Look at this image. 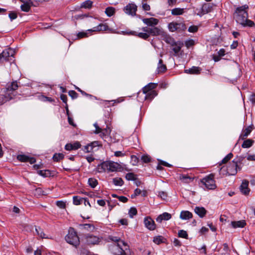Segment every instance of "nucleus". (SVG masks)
<instances>
[{
	"mask_svg": "<svg viewBox=\"0 0 255 255\" xmlns=\"http://www.w3.org/2000/svg\"><path fill=\"white\" fill-rule=\"evenodd\" d=\"M243 157H237L230 162L225 168L224 166L220 169V174L222 175H235L238 170L240 169L238 166V163H240L243 159Z\"/></svg>",
	"mask_w": 255,
	"mask_h": 255,
	"instance_id": "2",
	"label": "nucleus"
},
{
	"mask_svg": "<svg viewBox=\"0 0 255 255\" xmlns=\"http://www.w3.org/2000/svg\"><path fill=\"white\" fill-rule=\"evenodd\" d=\"M65 240L70 245L77 247L80 244L79 238L73 228L69 229L68 233L65 237Z\"/></svg>",
	"mask_w": 255,
	"mask_h": 255,
	"instance_id": "5",
	"label": "nucleus"
},
{
	"mask_svg": "<svg viewBox=\"0 0 255 255\" xmlns=\"http://www.w3.org/2000/svg\"><path fill=\"white\" fill-rule=\"evenodd\" d=\"M167 70L166 66L163 64L162 59H160L158 62L157 66L158 73H162Z\"/></svg>",
	"mask_w": 255,
	"mask_h": 255,
	"instance_id": "34",
	"label": "nucleus"
},
{
	"mask_svg": "<svg viewBox=\"0 0 255 255\" xmlns=\"http://www.w3.org/2000/svg\"><path fill=\"white\" fill-rule=\"evenodd\" d=\"M178 237L180 238H182L184 239H187L188 238V234L186 232V231L181 230L179 231L178 232Z\"/></svg>",
	"mask_w": 255,
	"mask_h": 255,
	"instance_id": "48",
	"label": "nucleus"
},
{
	"mask_svg": "<svg viewBox=\"0 0 255 255\" xmlns=\"http://www.w3.org/2000/svg\"><path fill=\"white\" fill-rule=\"evenodd\" d=\"M142 21L144 24H146L149 26H151V27H152L158 24L159 20L158 19L155 18L150 17L143 18L142 19Z\"/></svg>",
	"mask_w": 255,
	"mask_h": 255,
	"instance_id": "17",
	"label": "nucleus"
},
{
	"mask_svg": "<svg viewBox=\"0 0 255 255\" xmlns=\"http://www.w3.org/2000/svg\"><path fill=\"white\" fill-rule=\"evenodd\" d=\"M195 44V42L194 41V40L193 39H188V40H187L185 42V46L187 47V48H189L193 45H194Z\"/></svg>",
	"mask_w": 255,
	"mask_h": 255,
	"instance_id": "53",
	"label": "nucleus"
},
{
	"mask_svg": "<svg viewBox=\"0 0 255 255\" xmlns=\"http://www.w3.org/2000/svg\"><path fill=\"white\" fill-rule=\"evenodd\" d=\"M183 43L181 41H175V43L172 45V50L175 53V54H177L180 51L181 47L183 46Z\"/></svg>",
	"mask_w": 255,
	"mask_h": 255,
	"instance_id": "27",
	"label": "nucleus"
},
{
	"mask_svg": "<svg viewBox=\"0 0 255 255\" xmlns=\"http://www.w3.org/2000/svg\"><path fill=\"white\" fill-rule=\"evenodd\" d=\"M80 147H81L80 143L79 142L76 141L73 144H72V143L66 144L65 146V149L66 150L70 151L72 150L78 149V148H80Z\"/></svg>",
	"mask_w": 255,
	"mask_h": 255,
	"instance_id": "22",
	"label": "nucleus"
},
{
	"mask_svg": "<svg viewBox=\"0 0 255 255\" xmlns=\"http://www.w3.org/2000/svg\"><path fill=\"white\" fill-rule=\"evenodd\" d=\"M168 29L171 32H181L186 29V26L184 23L171 22L168 24Z\"/></svg>",
	"mask_w": 255,
	"mask_h": 255,
	"instance_id": "8",
	"label": "nucleus"
},
{
	"mask_svg": "<svg viewBox=\"0 0 255 255\" xmlns=\"http://www.w3.org/2000/svg\"><path fill=\"white\" fill-rule=\"evenodd\" d=\"M13 97L11 95H10L5 90H4V94L0 95V105H1L5 102L9 101V100L13 99Z\"/></svg>",
	"mask_w": 255,
	"mask_h": 255,
	"instance_id": "15",
	"label": "nucleus"
},
{
	"mask_svg": "<svg viewBox=\"0 0 255 255\" xmlns=\"http://www.w3.org/2000/svg\"><path fill=\"white\" fill-rule=\"evenodd\" d=\"M164 240L165 239L163 237L161 236H158L153 238V241L155 244L159 245L162 243H163Z\"/></svg>",
	"mask_w": 255,
	"mask_h": 255,
	"instance_id": "43",
	"label": "nucleus"
},
{
	"mask_svg": "<svg viewBox=\"0 0 255 255\" xmlns=\"http://www.w3.org/2000/svg\"><path fill=\"white\" fill-rule=\"evenodd\" d=\"M37 173L40 175L43 176V177H47L49 174H50V172L48 170H38L37 171Z\"/></svg>",
	"mask_w": 255,
	"mask_h": 255,
	"instance_id": "51",
	"label": "nucleus"
},
{
	"mask_svg": "<svg viewBox=\"0 0 255 255\" xmlns=\"http://www.w3.org/2000/svg\"><path fill=\"white\" fill-rule=\"evenodd\" d=\"M158 196L163 200H165L167 197L166 193L163 191L159 192Z\"/></svg>",
	"mask_w": 255,
	"mask_h": 255,
	"instance_id": "63",
	"label": "nucleus"
},
{
	"mask_svg": "<svg viewBox=\"0 0 255 255\" xmlns=\"http://www.w3.org/2000/svg\"><path fill=\"white\" fill-rule=\"evenodd\" d=\"M141 255H153V253L150 250L145 249L141 252Z\"/></svg>",
	"mask_w": 255,
	"mask_h": 255,
	"instance_id": "59",
	"label": "nucleus"
},
{
	"mask_svg": "<svg viewBox=\"0 0 255 255\" xmlns=\"http://www.w3.org/2000/svg\"><path fill=\"white\" fill-rule=\"evenodd\" d=\"M248 8L247 5L238 7L234 13V19L238 24L243 27H252L254 25V22L248 19V13L246 10Z\"/></svg>",
	"mask_w": 255,
	"mask_h": 255,
	"instance_id": "1",
	"label": "nucleus"
},
{
	"mask_svg": "<svg viewBox=\"0 0 255 255\" xmlns=\"http://www.w3.org/2000/svg\"><path fill=\"white\" fill-rule=\"evenodd\" d=\"M126 178L128 180H135L136 179L135 176L133 173H128L126 175Z\"/></svg>",
	"mask_w": 255,
	"mask_h": 255,
	"instance_id": "49",
	"label": "nucleus"
},
{
	"mask_svg": "<svg viewBox=\"0 0 255 255\" xmlns=\"http://www.w3.org/2000/svg\"><path fill=\"white\" fill-rule=\"evenodd\" d=\"M201 182L209 190H213L216 188V185L214 180V175L213 174H210L209 176L204 178L202 180Z\"/></svg>",
	"mask_w": 255,
	"mask_h": 255,
	"instance_id": "7",
	"label": "nucleus"
},
{
	"mask_svg": "<svg viewBox=\"0 0 255 255\" xmlns=\"http://www.w3.org/2000/svg\"><path fill=\"white\" fill-rule=\"evenodd\" d=\"M35 231L37 235L42 239H49V237L47 236L44 233L43 230L40 227H35Z\"/></svg>",
	"mask_w": 255,
	"mask_h": 255,
	"instance_id": "35",
	"label": "nucleus"
},
{
	"mask_svg": "<svg viewBox=\"0 0 255 255\" xmlns=\"http://www.w3.org/2000/svg\"><path fill=\"white\" fill-rule=\"evenodd\" d=\"M113 182L116 186H122L124 182L123 180L120 177L114 178L113 179Z\"/></svg>",
	"mask_w": 255,
	"mask_h": 255,
	"instance_id": "41",
	"label": "nucleus"
},
{
	"mask_svg": "<svg viewBox=\"0 0 255 255\" xmlns=\"http://www.w3.org/2000/svg\"><path fill=\"white\" fill-rule=\"evenodd\" d=\"M141 160L144 163H148L151 161V158L147 155H143L141 157Z\"/></svg>",
	"mask_w": 255,
	"mask_h": 255,
	"instance_id": "54",
	"label": "nucleus"
},
{
	"mask_svg": "<svg viewBox=\"0 0 255 255\" xmlns=\"http://www.w3.org/2000/svg\"><path fill=\"white\" fill-rule=\"evenodd\" d=\"M131 34L138 36V37L146 40L149 37V34L146 32L137 33L135 31L130 32Z\"/></svg>",
	"mask_w": 255,
	"mask_h": 255,
	"instance_id": "32",
	"label": "nucleus"
},
{
	"mask_svg": "<svg viewBox=\"0 0 255 255\" xmlns=\"http://www.w3.org/2000/svg\"><path fill=\"white\" fill-rule=\"evenodd\" d=\"M73 204L75 205H80L83 200V198H80L78 196H74L73 198Z\"/></svg>",
	"mask_w": 255,
	"mask_h": 255,
	"instance_id": "44",
	"label": "nucleus"
},
{
	"mask_svg": "<svg viewBox=\"0 0 255 255\" xmlns=\"http://www.w3.org/2000/svg\"><path fill=\"white\" fill-rule=\"evenodd\" d=\"M198 29V26L196 25H191L188 28V31L189 32L194 33L197 31Z\"/></svg>",
	"mask_w": 255,
	"mask_h": 255,
	"instance_id": "58",
	"label": "nucleus"
},
{
	"mask_svg": "<svg viewBox=\"0 0 255 255\" xmlns=\"http://www.w3.org/2000/svg\"><path fill=\"white\" fill-rule=\"evenodd\" d=\"M179 179L184 183H190L194 179V177L188 174H182L179 175Z\"/></svg>",
	"mask_w": 255,
	"mask_h": 255,
	"instance_id": "18",
	"label": "nucleus"
},
{
	"mask_svg": "<svg viewBox=\"0 0 255 255\" xmlns=\"http://www.w3.org/2000/svg\"><path fill=\"white\" fill-rule=\"evenodd\" d=\"M145 94H146L145 97V99H149L150 100L154 98L157 95V93L155 91H150Z\"/></svg>",
	"mask_w": 255,
	"mask_h": 255,
	"instance_id": "38",
	"label": "nucleus"
},
{
	"mask_svg": "<svg viewBox=\"0 0 255 255\" xmlns=\"http://www.w3.org/2000/svg\"><path fill=\"white\" fill-rule=\"evenodd\" d=\"M157 86V84L154 83H150L146 86L144 87L142 89L143 93H146L147 92L153 91V90L155 89Z\"/></svg>",
	"mask_w": 255,
	"mask_h": 255,
	"instance_id": "28",
	"label": "nucleus"
},
{
	"mask_svg": "<svg viewBox=\"0 0 255 255\" xmlns=\"http://www.w3.org/2000/svg\"><path fill=\"white\" fill-rule=\"evenodd\" d=\"M195 212L201 218H203L206 215L207 211L204 207H196L194 209Z\"/></svg>",
	"mask_w": 255,
	"mask_h": 255,
	"instance_id": "29",
	"label": "nucleus"
},
{
	"mask_svg": "<svg viewBox=\"0 0 255 255\" xmlns=\"http://www.w3.org/2000/svg\"><path fill=\"white\" fill-rule=\"evenodd\" d=\"M30 5L27 3H24L23 4H21L20 6V8L21 10L25 11V12H28L29 11L30 9Z\"/></svg>",
	"mask_w": 255,
	"mask_h": 255,
	"instance_id": "46",
	"label": "nucleus"
},
{
	"mask_svg": "<svg viewBox=\"0 0 255 255\" xmlns=\"http://www.w3.org/2000/svg\"><path fill=\"white\" fill-rule=\"evenodd\" d=\"M61 100L66 104V108L67 111H68V105H67V97L66 95L64 94H61L60 96Z\"/></svg>",
	"mask_w": 255,
	"mask_h": 255,
	"instance_id": "55",
	"label": "nucleus"
},
{
	"mask_svg": "<svg viewBox=\"0 0 255 255\" xmlns=\"http://www.w3.org/2000/svg\"><path fill=\"white\" fill-rule=\"evenodd\" d=\"M118 199L120 201L123 203H126L128 200V199L126 197L123 196H119V197H118Z\"/></svg>",
	"mask_w": 255,
	"mask_h": 255,
	"instance_id": "64",
	"label": "nucleus"
},
{
	"mask_svg": "<svg viewBox=\"0 0 255 255\" xmlns=\"http://www.w3.org/2000/svg\"><path fill=\"white\" fill-rule=\"evenodd\" d=\"M164 36L161 37V38L167 43L170 44L171 46L173 45L175 43V40L169 35H168L166 32H164Z\"/></svg>",
	"mask_w": 255,
	"mask_h": 255,
	"instance_id": "26",
	"label": "nucleus"
},
{
	"mask_svg": "<svg viewBox=\"0 0 255 255\" xmlns=\"http://www.w3.org/2000/svg\"><path fill=\"white\" fill-rule=\"evenodd\" d=\"M192 217V214L188 211H183L181 212L180 218L182 220H188Z\"/></svg>",
	"mask_w": 255,
	"mask_h": 255,
	"instance_id": "31",
	"label": "nucleus"
},
{
	"mask_svg": "<svg viewBox=\"0 0 255 255\" xmlns=\"http://www.w3.org/2000/svg\"><path fill=\"white\" fill-rule=\"evenodd\" d=\"M121 168V165L117 162L111 161H107L102 162L97 166L98 172H115Z\"/></svg>",
	"mask_w": 255,
	"mask_h": 255,
	"instance_id": "3",
	"label": "nucleus"
},
{
	"mask_svg": "<svg viewBox=\"0 0 255 255\" xmlns=\"http://www.w3.org/2000/svg\"><path fill=\"white\" fill-rule=\"evenodd\" d=\"M164 31L163 29L158 27H152L150 28L149 36H159L161 38L162 36L164 35Z\"/></svg>",
	"mask_w": 255,
	"mask_h": 255,
	"instance_id": "13",
	"label": "nucleus"
},
{
	"mask_svg": "<svg viewBox=\"0 0 255 255\" xmlns=\"http://www.w3.org/2000/svg\"><path fill=\"white\" fill-rule=\"evenodd\" d=\"M115 13V9L113 7H108L105 10V13L109 17L112 16Z\"/></svg>",
	"mask_w": 255,
	"mask_h": 255,
	"instance_id": "40",
	"label": "nucleus"
},
{
	"mask_svg": "<svg viewBox=\"0 0 255 255\" xmlns=\"http://www.w3.org/2000/svg\"><path fill=\"white\" fill-rule=\"evenodd\" d=\"M124 11L128 15L135 16L137 11V6L134 3H128L124 7Z\"/></svg>",
	"mask_w": 255,
	"mask_h": 255,
	"instance_id": "10",
	"label": "nucleus"
},
{
	"mask_svg": "<svg viewBox=\"0 0 255 255\" xmlns=\"http://www.w3.org/2000/svg\"><path fill=\"white\" fill-rule=\"evenodd\" d=\"M171 218V215L168 213L164 212L159 215L156 219L157 222L161 223L162 221H167Z\"/></svg>",
	"mask_w": 255,
	"mask_h": 255,
	"instance_id": "20",
	"label": "nucleus"
},
{
	"mask_svg": "<svg viewBox=\"0 0 255 255\" xmlns=\"http://www.w3.org/2000/svg\"><path fill=\"white\" fill-rule=\"evenodd\" d=\"M184 12V8H175L171 10V14L173 15H181Z\"/></svg>",
	"mask_w": 255,
	"mask_h": 255,
	"instance_id": "39",
	"label": "nucleus"
},
{
	"mask_svg": "<svg viewBox=\"0 0 255 255\" xmlns=\"http://www.w3.org/2000/svg\"><path fill=\"white\" fill-rule=\"evenodd\" d=\"M249 182L247 180L243 181L240 186V190L244 195H248L250 192V189L248 188Z\"/></svg>",
	"mask_w": 255,
	"mask_h": 255,
	"instance_id": "21",
	"label": "nucleus"
},
{
	"mask_svg": "<svg viewBox=\"0 0 255 255\" xmlns=\"http://www.w3.org/2000/svg\"><path fill=\"white\" fill-rule=\"evenodd\" d=\"M17 159L21 162H28L30 164H33L36 161L34 157H30L24 154L18 155Z\"/></svg>",
	"mask_w": 255,
	"mask_h": 255,
	"instance_id": "16",
	"label": "nucleus"
},
{
	"mask_svg": "<svg viewBox=\"0 0 255 255\" xmlns=\"http://www.w3.org/2000/svg\"><path fill=\"white\" fill-rule=\"evenodd\" d=\"M137 210L135 208L131 207L130 208L128 211V214L130 218H132L133 216L136 215Z\"/></svg>",
	"mask_w": 255,
	"mask_h": 255,
	"instance_id": "50",
	"label": "nucleus"
},
{
	"mask_svg": "<svg viewBox=\"0 0 255 255\" xmlns=\"http://www.w3.org/2000/svg\"><path fill=\"white\" fill-rule=\"evenodd\" d=\"M109 28L108 25L106 23H100L97 26L93 27L92 29H89V31H106L108 30Z\"/></svg>",
	"mask_w": 255,
	"mask_h": 255,
	"instance_id": "19",
	"label": "nucleus"
},
{
	"mask_svg": "<svg viewBox=\"0 0 255 255\" xmlns=\"http://www.w3.org/2000/svg\"><path fill=\"white\" fill-rule=\"evenodd\" d=\"M109 249L114 255H121L129 249V247L124 241H120L119 243L111 245Z\"/></svg>",
	"mask_w": 255,
	"mask_h": 255,
	"instance_id": "4",
	"label": "nucleus"
},
{
	"mask_svg": "<svg viewBox=\"0 0 255 255\" xmlns=\"http://www.w3.org/2000/svg\"><path fill=\"white\" fill-rule=\"evenodd\" d=\"M254 141L252 139H248L247 140H244L243 142L242 147L243 148H249L252 146Z\"/></svg>",
	"mask_w": 255,
	"mask_h": 255,
	"instance_id": "37",
	"label": "nucleus"
},
{
	"mask_svg": "<svg viewBox=\"0 0 255 255\" xmlns=\"http://www.w3.org/2000/svg\"><path fill=\"white\" fill-rule=\"evenodd\" d=\"M18 86L16 81L11 82L9 85H7L5 90L7 91L10 95H11L14 98L15 96V91L17 90Z\"/></svg>",
	"mask_w": 255,
	"mask_h": 255,
	"instance_id": "12",
	"label": "nucleus"
},
{
	"mask_svg": "<svg viewBox=\"0 0 255 255\" xmlns=\"http://www.w3.org/2000/svg\"><path fill=\"white\" fill-rule=\"evenodd\" d=\"M85 239L87 244L93 245L98 244L102 241L99 237L89 234L85 235Z\"/></svg>",
	"mask_w": 255,
	"mask_h": 255,
	"instance_id": "9",
	"label": "nucleus"
},
{
	"mask_svg": "<svg viewBox=\"0 0 255 255\" xmlns=\"http://www.w3.org/2000/svg\"><path fill=\"white\" fill-rule=\"evenodd\" d=\"M94 126L95 127V128H96L95 131V132L96 133H102L101 134H103V135H105L107 134L110 133V130L109 128L108 129L105 128L104 129H102L101 128H100L98 126V124L97 123H96L94 124Z\"/></svg>",
	"mask_w": 255,
	"mask_h": 255,
	"instance_id": "24",
	"label": "nucleus"
},
{
	"mask_svg": "<svg viewBox=\"0 0 255 255\" xmlns=\"http://www.w3.org/2000/svg\"><path fill=\"white\" fill-rule=\"evenodd\" d=\"M79 226L82 229L90 232H93L95 229V226L93 224H80Z\"/></svg>",
	"mask_w": 255,
	"mask_h": 255,
	"instance_id": "33",
	"label": "nucleus"
},
{
	"mask_svg": "<svg viewBox=\"0 0 255 255\" xmlns=\"http://www.w3.org/2000/svg\"><path fill=\"white\" fill-rule=\"evenodd\" d=\"M145 226L149 230H154L156 228L154 221L150 217H145L144 219Z\"/></svg>",
	"mask_w": 255,
	"mask_h": 255,
	"instance_id": "14",
	"label": "nucleus"
},
{
	"mask_svg": "<svg viewBox=\"0 0 255 255\" xmlns=\"http://www.w3.org/2000/svg\"><path fill=\"white\" fill-rule=\"evenodd\" d=\"M87 32H80L77 34V37L79 38H81L83 37L87 36Z\"/></svg>",
	"mask_w": 255,
	"mask_h": 255,
	"instance_id": "62",
	"label": "nucleus"
},
{
	"mask_svg": "<svg viewBox=\"0 0 255 255\" xmlns=\"http://www.w3.org/2000/svg\"><path fill=\"white\" fill-rule=\"evenodd\" d=\"M201 68L199 67L193 66L188 69L184 70L185 73L190 74H199L200 73Z\"/></svg>",
	"mask_w": 255,
	"mask_h": 255,
	"instance_id": "25",
	"label": "nucleus"
},
{
	"mask_svg": "<svg viewBox=\"0 0 255 255\" xmlns=\"http://www.w3.org/2000/svg\"><path fill=\"white\" fill-rule=\"evenodd\" d=\"M231 225L234 228H243L246 225V222L244 220H241L238 221H233L231 222Z\"/></svg>",
	"mask_w": 255,
	"mask_h": 255,
	"instance_id": "30",
	"label": "nucleus"
},
{
	"mask_svg": "<svg viewBox=\"0 0 255 255\" xmlns=\"http://www.w3.org/2000/svg\"><path fill=\"white\" fill-rule=\"evenodd\" d=\"M88 184L92 188H95L98 184V181L94 178H90L88 179Z\"/></svg>",
	"mask_w": 255,
	"mask_h": 255,
	"instance_id": "42",
	"label": "nucleus"
},
{
	"mask_svg": "<svg viewBox=\"0 0 255 255\" xmlns=\"http://www.w3.org/2000/svg\"><path fill=\"white\" fill-rule=\"evenodd\" d=\"M8 16L10 20L12 21L13 19H15L17 18V15L16 12L14 11H10L8 14Z\"/></svg>",
	"mask_w": 255,
	"mask_h": 255,
	"instance_id": "60",
	"label": "nucleus"
},
{
	"mask_svg": "<svg viewBox=\"0 0 255 255\" xmlns=\"http://www.w3.org/2000/svg\"><path fill=\"white\" fill-rule=\"evenodd\" d=\"M69 95L73 99H76L78 97V94L73 90H70L68 92Z\"/></svg>",
	"mask_w": 255,
	"mask_h": 255,
	"instance_id": "57",
	"label": "nucleus"
},
{
	"mask_svg": "<svg viewBox=\"0 0 255 255\" xmlns=\"http://www.w3.org/2000/svg\"><path fill=\"white\" fill-rule=\"evenodd\" d=\"M233 156V154L232 153H230L227 154L222 160L221 163H219V165H221L222 164H224L230 160Z\"/></svg>",
	"mask_w": 255,
	"mask_h": 255,
	"instance_id": "47",
	"label": "nucleus"
},
{
	"mask_svg": "<svg viewBox=\"0 0 255 255\" xmlns=\"http://www.w3.org/2000/svg\"><path fill=\"white\" fill-rule=\"evenodd\" d=\"M15 51L13 49L8 48L4 50L0 54V63L5 61H10L12 60Z\"/></svg>",
	"mask_w": 255,
	"mask_h": 255,
	"instance_id": "6",
	"label": "nucleus"
},
{
	"mask_svg": "<svg viewBox=\"0 0 255 255\" xmlns=\"http://www.w3.org/2000/svg\"><path fill=\"white\" fill-rule=\"evenodd\" d=\"M92 5L93 1L90 0H87L81 3L80 7L86 9H90L92 7Z\"/></svg>",
	"mask_w": 255,
	"mask_h": 255,
	"instance_id": "36",
	"label": "nucleus"
},
{
	"mask_svg": "<svg viewBox=\"0 0 255 255\" xmlns=\"http://www.w3.org/2000/svg\"><path fill=\"white\" fill-rule=\"evenodd\" d=\"M64 157V155L63 153H55L53 156V159L54 161L58 162L63 159Z\"/></svg>",
	"mask_w": 255,
	"mask_h": 255,
	"instance_id": "45",
	"label": "nucleus"
},
{
	"mask_svg": "<svg viewBox=\"0 0 255 255\" xmlns=\"http://www.w3.org/2000/svg\"><path fill=\"white\" fill-rule=\"evenodd\" d=\"M56 204L60 209H64L66 207L65 203L62 201H57Z\"/></svg>",
	"mask_w": 255,
	"mask_h": 255,
	"instance_id": "56",
	"label": "nucleus"
},
{
	"mask_svg": "<svg viewBox=\"0 0 255 255\" xmlns=\"http://www.w3.org/2000/svg\"><path fill=\"white\" fill-rule=\"evenodd\" d=\"M109 239L114 242L113 244H117L119 243L120 241H123L120 238L115 236H110Z\"/></svg>",
	"mask_w": 255,
	"mask_h": 255,
	"instance_id": "52",
	"label": "nucleus"
},
{
	"mask_svg": "<svg viewBox=\"0 0 255 255\" xmlns=\"http://www.w3.org/2000/svg\"><path fill=\"white\" fill-rule=\"evenodd\" d=\"M93 147H92V146L90 144H88L86 146H84V151L85 152H92L93 151Z\"/></svg>",
	"mask_w": 255,
	"mask_h": 255,
	"instance_id": "61",
	"label": "nucleus"
},
{
	"mask_svg": "<svg viewBox=\"0 0 255 255\" xmlns=\"http://www.w3.org/2000/svg\"><path fill=\"white\" fill-rule=\"evenodd\" d=\"M253 128L252 126H250L243 129L242 133L240 136V139L244 140L251 133Z\"/></svg>",
	"mask_w": 255,
	"mask_h": 255,
	"instance_id": "23",
	"label": "nucleus"
},
{
	"mask_svg": "<svg viewBox=\"0 0 255 255\" xmlns=\"http://www.w3.org/2000/svg\"><path fill=\"white\" fill-rule=\"evenodd\" d=\"M213 4L212 3H204L202 5V7L199 10L197 15L200 16H202V15L211 12L213 9Z\"/></svg>",
	"mask_w": 255,
	"mask_h": 255,
	"instance_id": "11",
	"label": "nucleus"
}]
</instances>
